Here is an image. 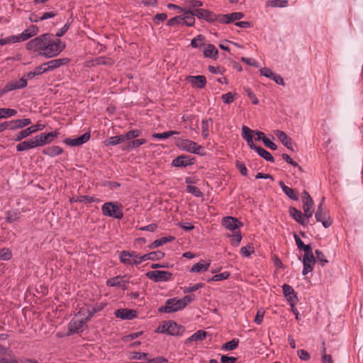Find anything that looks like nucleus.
<instances>
[{"mask_svg":"<svg viewBox=\"0 0 363 363\" xmlns=\"http://www.w3.org/2000/svg\"><path fill=\"white\" fill-rule=\"evenodd\" d=\"M252 130L246 125L242 127V137L246 140L251 150H255L257 154L265 160L274 162V157L271 153L260 146H256L253 143Z\"/></svg>","mask_w":363,"mask_h":363,"instance_id":"f257e3e1","label":"nucleus"},{"mask_svg":"<svg viewBox=\"0 0 363 363\" xmlns=\"http://www.w3.org/2000/svg\"><path fill=\"white\" fill-rule=\"evenodd\" d=\"M103 215L112 217L116 219H121L123 217L121 204L116 202H106L101 207Z\"/></svg>","mask_w":363,"mask_h":363,"instance_id":"f03ea898","label":"nucleus"},{"mask_svg":"<svg viewBox=\"0 0 363 363\" xmlns=\"http://www.w3.org/2000/svg\"><path fill=\"white\" fill-rule=\"evenodd\" d=\"M46 47L47 48L43 52H39V55L50 58L57 56L60 52H61L65 48V45L60 40L55 42L52 38H50Z\"/></svg>","mask_w":363,"mask_h":363,"instance_id":"7ed1b4c3","label":"nucleus"},{"mask_svg":"<svg viewBox=\"0 0 363 363\" xmlns=\"http://www.w3.org/2000/svg\"><path fill=\"white\" fill-rule=\"evenodd\" d=\"M85 315L84 310L81 309L77 314L73 318L68 325V332L69 334L79 333L83 330V328L89 320H86V317L79 319L77 316Z\"/></svg>","mask_w":363,"mask_h":363,"instance_id":"20e7f679","label":"nucleus"},{"mask_svg":"<svg viewBox=\"0 0 363 363\" xmlns=\"http://www.w3.org/2000/svg\"><path fill=\"white\" fill-rule=\"evenodd\" d=\"M177 146L180 150L194 153L200 155H203L205 153L202 152L201 151H203V147L198 145L196 143L189 140V139H181L179 140L177 143Z\"/></svg>","mask_w":363,"mask_h":363,"instance_id":"39448f33","label":"nucleus"},{"mask_svg":"<svg viewBox=\"0 0 363 363\" xmlns=\"http://www.w3.org/2000/svg\"><path fill=\"white\" fill-rule=\"evenodd\" d=\"M45 128V125L41 123H37L34 125H31L26 129H23L16 134H15L12 140L16 142L21 141L23 139L28 137L32 133H37L39 130H43Z\"/></svg>","mask_w":363,"mask_h":363,"instance_id":"423d86ee","label":"nucleus"},{"mask_svg":"<svg viewBox=\"0 0 363 363\" xmlns=\"http://www.w3.org/2000/svg\"><path fill=\"white\" fill-rule=\"evenodd\" d=\"M120 261L125 264L137 265L143 262L141 256L135 252L122 251L120 253Z\"/></svg>","mask_w":363,"mask_h":363,"instance_id":"0eeeda50","label":"nucleus"},{"mask_svg":"<svg viewBox=\"0 0 363 363\" xmlns=\"http://www.w3.org/2000/svg\"><path fill=\"white\" fill-rule=\"evenodd\" d=\"M184 309L180 300L177 298L167 299L164 306L159 308V311L162 313H171Z\"/></svg>","mask_w":363,"mask_h":363,"instance_id":"6e6552de","label":"nucleus"},{"mask_svg":"<svg viewBox=\"0 0 363 363\" xmlns=\"http://www.w3.org/2000/svg\"><path fill=\"white\" fill-rule=\"evenodd\" d=\"M145 275L155 282L167 281L172 279V274L166 271H150Z\"/></svg>","mask_w":363,"mask_h":363,"instance_id":"1a4fd4ad","label":"nucleus"},{"mask_svg":"<svg viewBox=\"0 0 363 363\" xmlns=\"http://www.w3.org/2000/svg\"><path fill=\"white\" fill-rule=\"evenodd\" d=\"M27 85V79L25 77H21L18 80L9 82L3 88V90L5 92V94H6L7 92L13 90L23 89L26 87Z\"/></svg>","mask_w":363,"mask_h":363,"instance_id":"9d476101","label":"nucleus"},{"mask_svg":"<svg viewBox=\"0 0 363 363\" xmlns=\"http://www.w3.org/2000/svg\"><path fill=\"white\" fill-rule=\"evenodd\" d=\"M167 334L172 336H181L185 331L183 325L177 324L174 320L167 321Z\"/></svg>","mask_w":363,"mask_h":363,"instance_id":"9b49d317","label":"nucleus"},{"mask_svg":"<svg viewBox=\"0 0 363 363\" xmlns=\"http://www.w3.org/2000/svg\"><path fill=\"white\" fill-rule=\"evenodd\" d=\"M282 289L286 299L290 303V306L291 308H294V305L298 301V297L294 289L290 285L286 284H284L282 286Z\"/></svg>","mask_w":363,"mask_h":363,"instance_id":"f8f14e48","label":"nucleus"},{"mask_svg":"<svg viewBox=\"0 0 363 363\" xmlns=\"http://www.w3.org/2000/svg\"><path fill=\"white\" fill-rule=\"evenodd\" d=\"M58 134L59 133L55 131L48 133H43L35 136L38 147L52 143L58 136Z\"/></svg>","mask_w":363,"mask_h":363,"instance_id":"ddd939ff","label":"nucleus"},{"mask_svg":"<svg viewBox=\"0 0 363 363\" xmlns=\"http://www.w3.org/2000/svg\"><path fill=\"white\" fill-rule=\"evenodd\" d=\"M91 135L89 133H84L82 135L77 138H65L63 142L69 146H79L89 140Z\"/></svg>","mask_w":363,"mask_h":363,"instance_id":"4468645a","label":"nucleus"},{"mask_svg":"<svg viewBox=\"0 0 363 363\" xmlns=\"http://www.w3.org/2000/svg\"><path fill=\"white\" fill-rule=\"evenodd\" d=\"M114 315L122 320H133L136 318L137 312L133 309L120 308L114 311Z\"/></svg>","mask_w":363,"mask_h":363,"instance_id":"2eb2a0df","label":"nucleus"},{"mask_svg":"<svg viewBox=\"0 0 363 363\" xmlns=\"http://www.w3.org/2000/svg\"><path fill=\"white\" fill-rule=\"evenodd\" d=\"M290 216L299 224L303 226H306L308 224V220L304 216V214L296 208L291 206L289 208Z\"/></svg>","mask_w":363,"mask_h":363,"instance_id":"dca6fc26","label":"nucleus"},{"mask_svg":"<svg viewBox=\"0 0 363 363\" xmlns=\"http://www.w3.org/2000/svg\"><path fill=\"white\" fill-rule=\"evenodd\" d=\"M194 164V159L190 156L180 155L174 159L172 165L176 167H185Z\"/></svg>","mask_w":363,"mask_h":363,"instance_id":"f3484780","label":"nucleus"},{"mask_svg":"<svg viewBox=\"0 0 363 363\" xmlns=\"http://www.w3.org/2000/svg\"><path fill=\"white\" fill-rule=\"evenodd\" d=\"M315 263V258L314 255L303 256V268L302 271L303 275H306L308 273L311 272L313 269V267Z\"/></svg>","mask_w":363,"mask_h":363,"instance_id":"a211bd4d","label":"nucleus"},{"mask_svg":"<svg viewBox=\"0 0 363 363\" xmlns=\"http://www.w3.org/2000/svg\"><path fill=\"white\" fill-rule=\"evenodd\" d=\"M222 224L227 229L231 231H234L237 228H238L239 226L242 225V223L239 222V220L236 218L231 216L224 217L222 220Z\"/></svg>","mask_w":363,"mask_h":363,"instance_id":"6ab92c4d","label":"nucleus"},{"mask_svg":"<svg viewBox=\"0 0 363 363\" xmlns=\"http://www.w3.org/2000/svg\"><path fill=\"white\" fill-rule=\"evenodd\" d=\"M186 79L194 86L199 89L204 88L206 84V79L203 75L189 76Z\"/></svg>","mask_w":363,"mask_h":363,"instance_id":"aec40b11","label":"nucleus"},{"mask_svg":"<svg viewBox=\"0 0 363 363\" xmlns=\"http://www.w3.org/2000/svg\"><path fill=\"white\" fill-rule=\"evenodd\" d=\"M9 123V130L21 129L31 124L30 118L16 119L8 121Z\"/></svg>","mask_w":363,"mask_h":363,"instance_id":"412c9836","label":"nucleus"},{"mask_svg":"<svg viewBox=\"0 0 363 363\" xmlns=\"http://www.w3.org/2000/svg\"><path fill=\"white\" fill-rule=\"evenodd\" d=\"M52 37L53 35L51 33H44L35 38L38 49L43 52L45 49L47 48L46 45L50 38H52Z\"/></svg>","mask_w":363,"mask_h":363,"instance_id":"4be33fe9","label":"nucleus"},{"mask_svg":"<svg viewBox=\"0 0 363 363\" xmlns=\"http://www.w3.org/2000/svg\"><path fill=\"white\" fill-rule=\"evenodd\" d=\"M38 147L35 137L34 138L21 142L16 145V150L18 152L26 151L34 147Z\"/></svg>","mask_w":363,"mask_h":363,"instance_id":"5701e85b","label":"nucleus"},{"mask_svg":"<svg viewBox=\"0 0 363 363\" xmlns=\"http://www.w3.org/2000/svg\"><path fill=\"white\" fill-rule=\"evenodd\" d=\"M274 133L284 146L294 151L291 139L284 131L277 130Z\"/></svg>","mask_w":363,"mask_h":363,"instance_id":"b1692460","label":"nucleus"},{"mask_svg":"<svg viewBox=\"0 0 363 363\" xmlns=\"http://www.w3.org/2000/svg\"><path fill=\"white\" fill-rule=\"evenodd\" d=\"M69 62L67 58H60L50 60L45 62L48 72L52 71L55 69L60 67L62 65L67 64Z\"/></svg>","mask_w":363,"mask_h":363,"instance_id":"393cba45","label":"nucleus"},{"mask_svg":"<svg viewBox=\"0 0 363 363\" xmlns=\"http://www.w3.org/2000/svg\"><path fill=\"white\" fill-rule=\"evenodd\" d=\"M279 185L281 188L284 193L291 199L294 201H297L298 199V192L294 189H291L287 186L285 185L284 182L283 181L279 182Z\"/></svg>","mask_w":363,"mask_h":363,"instance_id":"a878e982","label":"nucleus"},{"mask_svg":"<svg viewBox=\"0 0 363 363\" xmlns=\"http://www.w3.org/2000/svg\"><path fill=\"white\" fill-rule=\"evenodd\" d=\"M303 214L306 219H308L312 217L313 214V206L314 202L313 199H308L307 201H303Z\"/></svg>","mask_w":363,"mask_h":363,"instance_id":"bb28decb","label":"nucleus"},{"mask_svg":"<svg viewBox=\"0 0 363 363\" xmlns=\"http://www.w3.org/2000/svg\"><path fill=\"white\" fill-rule=\"evenodd\" d=\"M315 217L316 220L318 222H321L325 228H329L332 224V220L325 212H316Z\"/></svg>","mask_w":363,"mask_h":363,"instance_id":"cd10ccee","label":"nucleus"},{"mask_svg":"<svg viewBox=\"0 0 363 363\" xmlns=\"http://www.w3.org/2000/svg\"><path fill=\"white\" fill-rule=\"evenodd\" d=\"M208 335V334L207 332L202 330H199L186 340L185 344L187 345L191 342H199L203 340Z\"/></svg>","mask_w":363,"mask_h":363,"instance_id":"c85d7f7f","label":"nucleus"},{"mask_svg":"<svg viewBox=\"0 0 363 363\" xmlns=\"http://www.w3.org/2000/svg\"><path fill=\"white\" fill-rule=\"evenodd\" d=\"M184 16L182 17V23L186 26H193L195 23L194 14L192 10H183Z\"/></svg>","mask_w":363,"mask_h":363,"instance_id":"c756f323","label":"nucleus"},{"mask_svg":"<svg viewBox=\"0 0 363 363\" xmlns=\"http://www.w3.org/2000/svg\"><path fill=\"white\" fill-rule=\"evenodd\" d=\"M106 284L108 286L121 287L123 289L127 288L126 281L121 277L111 278L107 281Z\"/></svg>","mask_w":363,"mask_h":363,"instance_id":"7c9ffc66","label":"nucleus"},{"mask_svg":"<svg viewBox=\"0 0 363 363\" xmlns=\"http://www.w3.org/2000/svg\"><path fill=\"white\" fill-rule=\"evenodd\" d=\"M211 265L210 262H206L204 260H201V262L196 263L194 264L191 269V272H206L208 269Z\"/></svg>","mask_w":363,"mask_h":363,"instance_id":"2f4dec72","label":"nucleus"},{"mask_svg":"<svg viewBox=\"0 0 363 363\" xmlns=\"http://www.w3.org/2000/svg\"><path fill=\"white\" fill-rule=\"evenodd\" d=\"M203 56L208 58L217 59L218 58V50L212 44H208L206 48L203 50Z\"/></svg>","mask_w":363,"mask_h":363,"instance_id":"473e14b6","label":"nucleus"},{"mask_svg":"<svg viewBox=\"0 0 363 363\" xmlns=\"http://www.w3.org/2000/svg\"><path fill=\"white\" fill-rule=\"evenodd\" d=\"M164 257V253L163 252L155 251V252H151L150 253L142 255L141 259L143 262L145 260H147V259L155 261V260L161 259Z\"/></svg>","mask_w":363,"mask_h":363,"instance_id":"72a5a7b5","label":"nucleus"},{"mask_svg":"<svg viewBox=\"0 0 363 363\" xmlns=\"http://www.w3.org/2000/svg\"><path fill=\"white\" fill-rule=\"evenodd\" d=\"M62 152V148L57 145L48 147L43 150V154L48 155L49 157H55Z\"/></svg>","mask_w":363,"mask_h":363,"instance_id":"f704fd0d","label":"nucleus"},{"mask_svg":"<svg viewBox=\"0 0 363 363\" xmlns=\"http://www.w3.org/2000/svg\"><path fill=\"white\" fill-rule=\"evenodd\" d=\"M174 240H175V238L174 236L162 237L160 239L155 240L152 243H151L149 245V247L151 249H154V248L158 247L164 244H166L169 242H172Z\"/></svg>","mask_w":363,"mask_h":363,"instance_id":"c9c22d12","label":"nucleus"},{"mask_svg":"<svg viewBox=\"0 0 363 363\" xmlns=\"http://www.w3.org/2000/svg\"><path fill=\"white\" fill-rule=\"evenodd\" d=\"M106 303H100L99 304H97L95 306H94L91 308V310H87L86 311L87 315L86 316V320H89L95 313H96L99 311H101L106 307Z\"/></svg>","mask_w":363,"mask_h":363,"instance_id":"e433bc0d","label":"nucleus"},{"mask_svg":"<svg viewBox=\"0 0 363 363\" xmlns=\"http://www.w3.org/2000/svg\"><path fill=\"white\" fill-rule=\"evenodd\" d=\"M147 143L145 139H136L130 141L123 150H131L141 146Z\"/></svg>","mask_w":363,"mask_h":363,"instance_id":"4c0bfd02","label":"nucleus"},{"mask_svg":"<svg viewBox=\"0 0 363 363\" xmlns=\"http://www.w3.org/2000/svg\"><path fill=\"white\" fill-rule=\"evenodd\" d=\"M6 220L7 223H13L19 219L21 213L18 211H10L6 213Z\"/></svg>","mask_w":363,"mask_h":363,"instance_id":"58836bf2","label":"nucleus"},{"mask_svg":"<svg viewBox=\"0 0 363 363\" xmlns=\"http://www.w3.org/2000/svg\"><path fill=\"white\" fill-rule=\"evenodd\" d=\"M17 111L12 108H0V119L7 118L16 116Z\"/></svg>","mask_w":363,"mask_h":363,"instance_id":"ea45409f","label":"nucleus"},{"mask_svg":"<svg viewBox=\"0 0 363 363\" xmlns=\"http://www.w3.org/2000/svg\"><path fill=\"white\" fill-rule=\"evenodd\" d=\"M287 5V0H271L266 2L267 7H286Z\"/></svg>","mask_w":363,"mask_h":363,"instance_id":"a19ab883","label":"nucleus"},{"mask_svg":"<svg viewBox=\"0 0 363 363\" xmlns=\"http://www.w3.org/2000/svg\"><path fill=\"white\" fill-rule=\"evenodd\" d=\"M230 276V273L229 272H224L220 274L213 275L211 278L208 279L207 281L211 282L225 280L228 279Z\"/></svg>","mask_w":363,"mask_h":363,"instance_id":"79ce46f5","label":"nucleus"},{"mask_svg":"<svg viewBox=\"0 0 363 363\" xmlns=\"http://www.w3.org/2000/svg\"><path fill=\"white\" fill-rule=\"evenodd\" d=\"M205 38L202 35H199L191 41V46L194 48H201L203 45Z\"/></svg>","mask_w":363,"mask_h":363,"instance_id":"37998d69","label":"nucleus"},{"mask_svg":"<svg viewBox=\"0 0 363 363\" xmlns=\"http://www.w3.org/2000/svg\"><path fill=\"white\" fill-rule=\"evenodd\" d=\"M76 202L89 203L99 201V199L89 196H78L74 200Z\"/></svg>","mask_w":363,"mask_h":363,"instance_id":"c03bdc74","label":"nucleus"},{"mask_svg":"<svg viewBox=\"0 0 363 363\" xmlns=\"http://www.w3.org/2000/svg\"><path fill=\"white\" fill-rule=\"evenodd\" d=\"M179 134V132L176 130H169L167 132H164L162 133H153L152 135V138H157V139H167L169 138L170 136L177 135Z\"/></svg>","mask_w":363,"mask_h":363,"instance_id":"a18cd8bd","label":"nucleus"},{"mask_svg":"<svg viewBox=\"0 0 363 363\" xmlns=\"http://www.w3.org/2000/svg\"><path fill=\"white\" fill-rule=\"evenodd\" d=\"M95 63L99 65H112L113 61L112 59L106 57H98L94 60Z\"/></svg>","mask_w":363,"mask_h":363,"instance_id":"49530a36","label":"nucleus"},{"mask_svg":"<svg viewBox=\"0 0 363 363\" xmlns=\"http://www.w3.org/2000/svg\"><path fill=\"white\" fill-rule=\"evenodd\" d=\"M238 344H239L238 339H233L231 341L225 342L222 346V348L225 350H233L238 347Z\"/></svg>","mask_w":363,"mask_h":363,"instance_id":"de8ad7c7","label":"nucleus"},{"mask_svg":"<svg viewBox=\"0 0 363 363\" xmlns=\"http://www.w3.org/2000/svg\"><path fill=\"white\" fill-rule=\"evenodd\" d=\"M229 237H231V244L233 246H238L241 240H242V235L240 233V231H235L233 235H228Z\"/></svg>","mask_w":363,"mask_h":363,"instance_id":"09e8293b","label":"nucleus"},{"mask_svg":"<svg viewBox=\"0 0 363 363\" xmlns=\"http://www.w3.org/2000/svg\"><path fill=\"white\" fill-rule=\"evenodd\" d=\"M186 190L189 193H191L196 197H202L203 193L201 191V190L196 186L193 185H188L186 186Z\"/></svg>","mask_w":363,"mask_h":363,"instance_id":"8fccbe9b","label":"nucleus"},{"mask_svg":"<svg viewBox=\"0 0 363 363\" xmlns=\"http://www.w3.org/2000/svg\"><path fill=\"white\" fill-rule=\"evenodd\" d=\"M254 252V247L252 245L249 244L246 246L241 247L240 253L243 257H247Z\"/></svg>","mask_w":363,"mask_h":363,"instance_id":"3c124183","label":"nucleus"},{"mask_svg":"<svg viewBox=\"0 0 363 363\" xmlns=\"http://www.w3.org/2000/svg\"><path fill=\"white\" fill-rule=\"evenodd\" d=\"M315 255L317 261L320 264L322 267L325 266L326 263L328 262V259L325 258L323 252L320 250H315Z\"/></svg>","mask_w":363,"mask_h":363,"instance_id":"603ef678","label":"nucleus"},{"mask_svg":"<svg viewBox=\"0 0 363 363\" xmlns=\"http://www.w3.org/2000/svg\"><path fill=\"white\" fill-rule=\"evenodd\" d=\"M72 23V19L70 18L67 20V23L65 24V26L60 28L56 33L57 37H62L63 36L66 32L68 30L71 23Z\"/></svg>","mask_w":363,"mask_h":363,"instance_id":"864d4df0","label":"nucleus"},{"mask_svg":"<svg viewBox=\"0 0 363 363\" xmlns=\"http://www.w3.org/2000/svg\"><path fill=\"white\" fill-rule=\"evenodd\" d=\"M12 257L11 251L9 248L0 250V259L3 260H9Z\"/></svg>","mask_w":363,"mask_h":363,"instance_id":"5fc2aeb1","label":"nucleus"},{"mask_svg":"<svg viewBox=\"0 0 363 363\" xmlns=\"http://www.w3.org/2000/svg\"><path fill=\"white\" fill-rule=\"evenodd\" d=\"M142 133V131L138 129H134L129 130L125 133L126 140H131L133 138H138Z\"/></svg>","mask_w":363,"mask_h":363,"instance_id":"6e6d98bb","label":"nucleus"},{"mask_svg":"<svg viewBox=\"0 0 363 363\" xmlns=\"http://www.w3.org/2000/svg\"><path fill=\"white\" fill-rule=\"evenodd\" d=\"M203 286H204V284L203 283H198L196 284H194V286L184 287L183 289V292L184 294H189V293L196 291V290L203 287Z\"/></svg>","mask_w":363,"mask_h":363,"instance_id":"4d7b16f0","label":"nucleus"},{"mask_svg":"<svg viewBox=\"0 0 363 363\" xmlns=\"http://www.w3.org/2000/svg\"><path fill=\"white\" fill-rule=\"evenodd\" d=\"M229 17V23L242 19L244 17V13L242 12H233L228 13Z\"/></svg>","mask_w":363,"mask_h":363,"instance_id":"13d9d810","label":"nucleus"},{"mask_svg":"<svg viewBox=\"0 0 363 363\" xmlns=\"http://www.w3.org/2000/svg\"><path fill=\"white\" fill-rule=\"evenodd\" d=\"M204 20L209 23L216 22V14L209 10H206L204 14Z\"/></svg>","mask_w":363,"mask_h":363,"instance_id":"bf43d9fd","label":"nucleus"},{"mask_svg":"<svg viewBox=\"0 0 363 363\" xmlns=\"http://www.w3.org/2000/svg\"><path fill=\"white\" fill-rule=\"evenodd\" d=\"M208 122L207 120H203L201 122V133L203 138H207L209 135Z\"/></svg>","mask_w":363,"mask_h":363,"instance_id":"052dcab7","label":"nucleus"},{"mask_svg":"<svg viewBox=\"0 0 363 363\" xmlns=\"http://www.w3.org/2000/svg\"><path fill=\"white\" fill-rule=\"evenodd\" d=\"M194 299V295H186L179 300L183 308H184L189 303L193 301Z\"/></svg>","mask_w":363,"mask_h":363,"instance_id":"680f3d73","label":"nucleus"},{"mask_svg":"<svg viewBox=\"0 0 363 363\" xmlns=\"http://www.w3.org/2000/svg\"><path fill=\"white\" fill-rule=\"evenodd\" d=\"M182 23V18L181 16H174L168 20L167 25L169 26H174Z\"/></svg>","mask_w":363,"mask_h":363,"instance_id":"e2e57ef3","label":"nucleus"},{"mask_svg":"<svg viewBox=\"0 0 363 363\" xmlns=\"http://www.w3.org/2000/svg\"><path fill=\"white\" fill-rule=\"evenodd\" d=\"M147 355H148V353L139 352H132L131 356L130 357V358L131 359L140 360V359H146Z\"/></svg>","mask_w":363,"mask_h":363,"instance_id":"0e129e2a","label":"nucleus"},{"mask_svg":"<svg viewBox=\"0 0 363 363\" xmlns=\"http://www.w3.org/2000/svg\"><path fill=\"white\" fill-rule=\"evenodd\" d=\"M24 31L26 32L27 34H29L30 38H32L38 33L39 29L37 26L31 25L27 29L24 30Z\"/></svg>","mask_w":363,"mask_h":363,"instance_id":"69168bd1","label":"nucleus"},{"mask_svg":"<svg viewBox=\"0 0 363 363\" xmlns=\"http://www.w3.org/2000/svg\"><path fill=\"white\" fill-rule=\"evenodd\" d=\"M221 99L225 104H230L234 100V95L231 92H228L221 96Z\"/></svg>","mask_w":363,"mask_h":363,"instance_id":"338daca9","label":"nucleus"},{"mask_svg":"<svg viewBox=\"0 0 363 363\" xmlns=\"http://www.w3.org/2000/svg\"><path fill=\"white\" fill-rule=\"evenodd\" d=\"M145 363H168V359L164 357L159 356L149 359Z\"/></svg>","mask_w":363,"mask_h":363,"instance_id":"774afa93","label":"nucleus"}]
</instances>
